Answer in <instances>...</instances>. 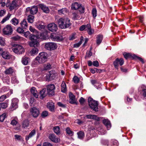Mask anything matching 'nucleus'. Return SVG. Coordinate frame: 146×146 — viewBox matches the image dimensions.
Returning a JSON list of instances; mask_svg holds the SVG:
<instances>
[{"label":"nucleus","mask_w":146,"mask_h":146,"mask_svg":"<svg viewBox=\"0 0 146 146\" xmlns=\"http://www.w3.org/2000/svg\"><path fill=\"white\" fill-rule=\"evenodd\" d=\"M58 23L59 27L62 29L68 28L71 25L70 20L67 18L59 19L58 21Z\"/></svg>","instance_id":"nucleus-1"},{"label":"nucleus","mask_w":146,"mask_h":146,"mask_svg":"<svg viewBox=\"0 0 146 146\" xmlns=\"http://www.w3.org/2000/svg\"><path fill=\"white\" fill-rule=\"evenodd\" d=\"M47 57V53L42 52L39 54L38 56L35 58V59L39 63H43L46 61Z\"/></svg>","instance_id":"nucleus-2"},{"label":"nucleus","mask_w":146,"mask_h":146,"mask_svg":"<svg viewBox=\"0 0 146 146\" xmlns=\"http://www.w3.org/2000/svg\"><path fill=\"white\" fill-rule=\"evenodd\" d=\"M89 105L91 109L95 111H98V103L97 101L94 100L91 98L89 97L88 99Z\"/></svg>","instance_id":"nucleus-3"},{"label":"nucleus","mask_w":146,"mask_h":146,"mask_svg":"<svg viewBox=\"0 0 146 146\" xmlns=\"http://www.w3.org/2000/svg\"><path fill=\"white\" fill-rule=\"evenodd\" d=\"M12 50L15 53L21 54L24 53L25 50L24 48L21 45L16 44L12 48Z\"/></svg>","instance_id":"nucleus-4"},{"label":"nucleus","mask_w":146,"mask_h":146,"mask_svg":"<svg viewBox=\"0 0 146 146\" xmlns=\"http://www.w3.org/2000/svg\"><path fill=\"white\" fill-rule=\"evenodd\" d=\"M45 48L46 49L50 50H53L57 48L56 43L53 42H48L45 43Z\"/></svg>","instance_id":"nucleus-5"},{"label":"nucleus","mask_w":146,"mask_h":146,"mask_svg":"<svg viewBox=\"0 0 146 146\" xmlns=\"http://www.w3.org/2000/svg\"><path fill=\"white\" fill-rule=\"evenodd\" d=\"M3 33L4 35H10L12 33L13 29L11 26L8 25H7L3 30Z\"/></svg>","instance_id":"nucleus-6"},{"label":"nucleus","mask_w":146,"mask_h":146,"mask_svg":"<svg viewBox=\"0 0 146 146\" xmlns=\"http://www.w3.org/2000/svg\"><path fill=\"white\" fill-rule=\"evenodd\" d=\"M31 40H36L37 38H40V39H44L45 38V36L43 33H40V34H36V35L31 34L29 38Z\"/></svg>","instance_id":"nucleus-7"},{"label":"nucleus","mask_w":146,"mask_h":146,"mask_svg":"<svg viewBox=\"0 0 146 146\" xmlns=\"http://www.w3.org/2000/svg\"><path fill=\"white\" fill-rule=\"evenodd\" d=\"M47 93L49 95L52 96L54 94L55 86L53 84H49L46 86Z\"/></svg>","instance_id":"nucleus-8"},{"label":"nucleus","mask_w":146,"mask_h":146,"mask_svg":"<svg viewBox=\"0 0 146 146\" xmlns=\"http://www.w3.org/2000/svg\"><path fill=\"white\" fill-rule=\"evenodd\" d=\"M30 111L32 116L35 118L37 117L40 114L39 110L35 107L32 108Z\"/></svg>","instance_id":"nucleus-9"},{"label":"nucleus","mask_w":146,"mask_h":146,"mask_svg":"<svg viewBox=\"0 0 146 146\" xmlns=\"http://www.w3.org/2000/svg\"><path fill=\"white\" fill-rule=\"evenodd\" d=\"M124 63V60L123 58H120L119 59L117 58L113 62V64L115 68L118 69L119 65L120 66H122L123 64Z\"/></svg>","instance_id":"nucleus-10"},{"label":"nucleus","mask_w":146,"mask_h":146,"mask_svg":"<svg viewBox=\"0 0 146 146\" xmlns=\"http://www.w3.org/2000/svg\"><path fill=\"white\" fill-rule=\"evenodd\" d=\"M27 12L30 11L31 14L34 15L38 11V7L36 6H34L31 8L28 7L26 9Z\"/></svg>","instance_id":"nucleus-11"},{"label":"nucleus","mask_w":146,"mask_h":146,"mask_svg":"<svg viewBox=\"0 0 146 146\" xmlns=\"http://www.w3.org/2000/svg\"><path fill=\"white\" fill-rule=\"evenodd\" d=\"M50 38L52 40L55 41L60 42L63 40L62 36H56L54 34H51Z\"/></svg>","instance_id":"nucleus-12"},{"label":"nucleus","mask_w":146,"mask_h":146,"mask_svg":"<svg viewBox=\"0 0 146 146\" xmlns=\"http://www.w3.org/2000/svg\"><path fill=\"white\" fill-rule=\"evenodd\" d=\"M19 102L18 99L16 98H13L12 100L11 104V108L13 110L17 109L18 107V104Z\"/></svg>","instance_id":"nucleus-13"},{"label":"nucleus","mask_w":146,"mask_h":146,"mask_svg":"<svg viewBox=\"0 0 146 146\" xmlns=\"http://www.w3.org/2000/svg\"><path fill=\"white\" fill-rule=\"evenodd\" d=\"M48 28L49 31L54 32L56 31L58 28L57 25L56 24L54 23H52L48 25Z\"/></svg>","instance_id":"nucleus-14"},{"label":"nucleus","mask_w":146,"mask_h":146,"mask_svg":"<svg viewBox=\"0 0 146 146\" xmlns=\"http://www.w3.org/2000/svg\"><path fill=\"white\" fill-rule=\"evenodd\" d=\"M48 138L52 141L54 143H57L60 141V139L56 137L54 134H50Z\"/></svg>","instance_id":"nucleus-15"},{"label":"nucleus","mask_w":146,"mask_h":146,"mask_svg":"<svg viewBox=\"0 0 146 146\" xmlns=\"http://www.w3.org/2000/svg\"><path fill=\"white\" fill-rule=\"evenodd\" d=\"M16 3L15 1H13L12 3L9 4L7 3L6 5V6L7 7H9V9L10 10H13L16 7Z\"/></svg>","instance_id":"nucleus-16"},{"label":"nucleus","mask_w":146,"mask_h":146,"mask_svg":"<svg viewBox=\"0 0 146 146\" xmlns=\"http://www.w3.org/2000/svg\"><path fill=\"white\" fill-rule=\"evenodd\" d=\"M47 108L49 110L52 112H54V103L52 101H50L48 102L47 105Z\"/></svg>","instance_id":"nucleus-17"},{"label":"nucleus","mask_w":146,"mask_h":146,"mask_svg":"<svg viewBox=\"0 0 146 146\" xmlns=\"http://www.w3.org/2000/svg\"><path fill=\"white\" fill-rule=\"evenodd\" d=\"M39 6L44 12L46 13H49L50 10L49 8L44 4H40L39 5Z\"/></svg>","instance_id":"nucleus-18"},{"label":"nucleus","mask_w":146,"mask_h":146,"mask_svg":"<svg viewBox=\"0 0 146 146\" xmlns=\"http://www.w3.org/2000/svg\"><path fill=\"white\" fill-rule=\"evenodd\" d=\"M88 32L89 35H91L94 32V30L93 29H92L91 25L90 24H88L86 27V30Z\"/></svg>","instance_id":"nucleus-19"},{"label":"nucleus","mask_w":146,"mask_h":146,"mask_svg":"<svg viewBox=\"0 0 146 146\" xmlns=\"http://www.w3.org/2000/svg\"><path fill=\"white\" fill-rule=\"evenodd\" d=\"M69 96L70 98L69 100V102L71 104H76L75 96L71 93L69 94Z\"/></svg>","instance_id":"nucleus-20"},{"label":"nucleus","mask_w":146,"mask_h":146,"mask_svg":"<svg viewBox=\"0 0 146 146\" xmlns=\"http://www.w3.org/2000/svg\"><path fill=\"white\" fill-rule=\"evenodd\" d=\"M103 122L106 127L107 129H110L111 126L110 121L108 119H104L103 120Z\"/></svg>","instance_id":"nucleus-21"},{"label":"nucleus","mask_w":146,"mask_h":146,"mask_svg":"<svg viewBox=\"0 0 146 146\" xmlns=\"http://www.w3.org/2000/svg\"><path fill=\"white\" fill-rule=\"evenodd\" d=\"M96 42L98 45H100L103 39V36L101 35H98L96 37Z\"/></svg>","instance_id":"nucleus-22"},{"label":"nucleus","mask_w":146,"mask_h":146,"mask_svg":"<svg viewBox=\"0 0 146 146\" xmlns=\"http://www.w3.org/2000/svg\"><path fill=\"white\" fill-rule=\"evenodd\" d=\"M80 4L78 2L73 3H72L71 6V9L73 10L78 9L80 7Z\"/></svg>","instance_id":"nucleus-23"},{"label":"nucleus","mask_w":146,"mask_h":146,"mask_svg":"<svg viewBox=\"0 0 146 146\" xmlns=\"http://www.w3.org/2000/svg\"><path fill=\"white\" fill-rule=\"evenodd\" d=\"M11 56L8 52L5 51L2 53L1 55V56L3 58L6 59H9Z\"/></svg>","instance_id":"nucleus-24"},{"label":"nucleus","mask_w":146,"mask_h":146,"mask_svg":"<svg viewBox=\"0 0 146 146\" xmlns=\"http://www.w3.org/2000/svg\"><path fill=\"white\" fill-rule=\"evenodd\" d=\"M36 133V131L35 130L33 129L30 133L28 135H26V136L25 139L26 141L29 140V138H30L34 136Z\"/></svg>","instance_id":"nucleus-25"},{"label":"nucleus","mask_w":146,"mask_h":146,"mask_svg":"<svg viewBox=\"0 0 146 146\" xmlns=\"http://www.w3.org/2000/svg\"><path fill=\"white\" fill-rule=\"evenodd\" d=\"M38 49L36 47L33 48L30 52V53L31 56H34L38 54Z\"/></svg>","instance_id":"nucleus-26"},{"label":"nucleus","mask_w":146,"mask_h":146,"mask_svg":"<svg viewBox=\"0 0 146 146\" xmlns=\"http://www.w3.org/2000/svg\"><path fill=\"white\" fill-rule=\"evenodd\" d=\"M29 45L31 47L37 46L39 45V42L37 41L36 40H32L29 43Z\"/></svg>","instance_id":"nucleus-27"},{"label":"nucleus","mask_w":146,"mask_h":146,"mask_svg":"<svg viewBox=\"0 0 146 146\" xmlns=\"http://www.w3.org/2000/svg\"><path fill=\"white\" fill-rule=\"evenodd\" d=\"M31 92L36 98H38V93H37L35 88L34 87L32 88L31 89Z\"/></svg>","instance_id":"nucleus-28"},{"label":"nucleus","mask_w":146,"mask_h":146,"mask_svg":"<svg viewBox=\"0 0 146 146\" xmlns=\"http://www.w3.org/2000/svg\"><path fill=\"white\" fill-rule=\"evenodd\" d=\"M61 92L64 93L66 92L67 91V88L66 86V84L64 81H63L61 85Z\"/></svg>","instance_id":"nucleus-29"},{"label":"nucleus","mask_w":146,"mask_h":146,"mask_svg":"<svg viewBox=\"0 0 146 146\" xmlns=\"http://www.w3.org/2000/svg\"><path fill=\"white\" fill-rule=\"evenodd\" d=\"M20 24L22 28L26 29L28 26V24L26 19H24L21 21Z\"/></svg>","instance_id":"nucleus-30"},{"label":"nucleus","mask_w":146,"mask_h":146,"mask_svg":"<svg viewBox=\"0 0 146 146\" xmlns=\"http://www.w3.org/2000/svg\"><path fill=\"white\" fill-rule=\"evenodd\" d=\"M46 88H44L40 92V99H43L46 96Z\"/></svg>","instance_id":"nucleus-31"},{"label":"nucleus","mask_w":146,"mask_h":146,"mask_svg":"<svg viewBox=\"0 0 146 146\" xmlns=\"http://www.w3.org/2000/svg\"><path fill=\"white\" fill-rule=\"evenodd\" d=\"M14 72V69L13 67H10L6 69L5 71V73L6 74H12Z\"/></svg>","instance_id":"nucleus-32"},{"label":"nucleus","mask_w":146,"mask_h":146,"mask_svg":"<svg viewBox=\"0 0 146 146\" xmlns=\"http://www.w3.org/2000/svg\"><path fill=\"white\" fill-rule=\"evenodd\" d=\"M48 73L50 76L51 80H52L54 79L56 76V73L54 71L51 70Z\"/></svg>","instance_id":"nucleus-33"},{"label":"nucleus","mask_w":146,"mask_h":146,"mask_svg":"<svg viewBox=\"0 0 146 146\" xmlns=\"http://www.w3.org/2000/svg\"><path fill=\"white\" fill-rule=\"evenodd\" d=\"M60 127L59 126L54 127L53 128L54 132L57 135L60 134Z\"/></svg>","instance_id":"nucleus-34"},{"label":"nucleus","mask_w":146,"mask_h":146,"mask_svg":"<svg viewBox=\"0 0 146 146\" xmlns=\"http://www.w3.org/2000/svg\"><path fill=\"white\" fill-rule=\"evenodd\" d=\"M66 131L67 134L69 136H72L74 135V132L70 130L69 127H67L66 128Z\"/></svg>","instance_id":"nucleus-35"},{"label":"nucleus","mask_w":146,"mask_h":146,"mask_svg":"<svg viewBox=\"0 0 146 146\" xmlns=\"http://www.w3.org/2000/svg\"><path fill=\"white\" fill-rule=\"evenodd\" d=\"M29 121L27 120H26L23 121L22 123V127L24 128L27 127L29 125Z\"/></svg>","instance_id":"nucleus-36"},{"label":"nucleus","mask_w":146,"mask_h":146,"mask_svg":"<svg viewBox=\"0 0 146 146\" xmlns=\"http://www.w3.org/2000/svg\"><path fill=\"white\" fill-rule=\"evenodd\" d=\"M29 59L28 58L26 57L23 58L22 60L23 64L25 65H27L29 62Z\"/></svg>","instance_id":"nucleus-37"},{"label":"nucleus","mask_w":146,"mask_h":146,"mask_svg":"<svg viewBox=\"0 0 146 146\" xmlns=\"http://www.w3.org/2000/svg\"><path fill=\"white\" fill-rule=\"evenodd\" d=\"M11 15L10 14L8 13L7 16L3 18L1 23L2 24L4 23L5 22L9 19Z\"/></svg>","instance_id":"nucleus-38"},{"label":"nucleus","mask_w":146,"mask_h":146,"mask_svg":"<svg viewBox=\"0 0 146 146\" xmlns=\"http://www.w3.org/2000/svg\"><path fill=\"white\" fill-rule=\"evenodd\" d=\"M34 17L32 15H29L28 17V21L29 23H32L34 22Z\"/></svg>","instance_id":"nucleus-39"},{"label":"nucleus","mask_w":146,"mask_h":146,"mask_svg":"<svg viewBox=\"0 0 146 146\" xmlns=\"http://www.w3.org/2000/svg\"><path fill=\"white\" fill-rule=\"evenodd\" d=\"M37 28L39 30H41L44 29L45 28V26L43 23H41L40 24H39L36 25Z\"/></svg>","instance_id":"nucleus-40"},{"label":"nucleus","mask_w":146,"mask_h":146,"mask_svg":"<svg viewBox=\"0 0 146 146\" xmlns=\"http://www.w3.org/2000/svg\"><path fill=\"white\" fill-rule=\"evenodd\" d=\"M11 22L14 25H17L19 23V21L18 19L15 18H14L11 20Z\"/></svg>","instance_id":"nucleus-41"},{"label":"nucleus","mask_w":146,"mask_h":146,"mask_svg":"<svg viewBox=\"0 0 146 146\" xmlns=\"http://www.w3.org/2000/svg\"><path fill=\"white\" fill-rule=\"evenodd\" d=\"M78 138L80 139H82L84 137V133L82 131H80L77 133Z\"/></svg>","instance_id":"nucleus-42"},{"label":"nucleus","mask_w":146,"mask_h":146,"mask_svg":"<svg viewBox=\"0 0 146 146\" xmlns=\"http://www.w3.org/2000/svg\"><path fill=\"white\" fill-rule=\"evenodd\" d=\"M67 11V9L66 8H62L61 9L59 10L58 11V13L60 15L62 14H64Z\"/></svg>","instance_id":"nucleus-43"},{"label":"nucleus","mask_w":146,"mask_h":146,"mask_svg":"<svg viewBox=\"0 0 146 146\" xmlns=\"http://www.w3.org/2000/svg\"><path fill=\"white\" fill-rule=\"evenodd\" d=\"M72 19L74 20H77L80 18V17L79 16L78 13H77L74 12L73 13H72Z\"/></svg>","instance_id":"nucleus-44"},{"label":"nucleus","mask_w":146,"mask_h":146,"mask_svg":"<svg viewBox=\"0 0 146 146\" xmlns=\"http://www.w3.org/2000/svg\"><path fill=\"white\" fill-rule=\"evenodd\" d=\"M92 14L93 17L94 19H95L97 16V10L96 8H94L92 9Z\"/></svg>","instance_id":"nucleus-45"},{"label":"nucleus","mask_w":146,"mask_h":146,"mask_svg":"<svg viewBox=\"0 0 146 146\" xmlns=\"http://www.w3.org/2000/svg\"><path fill=\"white\" fill-rule=\"evenodd\" d=\"M78 9L80 14H83L84 13L85 8L84 6H82L81 4H80V6Z\"/></svg>","instance_id":"nucleus-46"},{"label":"nucleus","mask_w":146,"mask_h":146,"mask_svg":"<svg viewBox=\"0 0 146 146\" xmlns=\"http://www.w3.org/2000/svg\"><path fill=\"white\" fill-rule=\"evenodd\" d=\"M7 107V104L6 103H0V110L1 109H5Z\"/></svg>","instance_id":"nucleus-47"},{"label":"nucleus","mask_w":146,"mask_h":146,"mask_svg":"<svg viewBox=\"0 0 146 146\" xmlns=\"http://www.w3.org/2000/svg\"><path fill=\"white\" fill-rule=\"evenodd\" d=\"M123 54L124 58L126 59L132 57V56L130 53L125 52Z\"/></svg>","instance_id":"nucleus-48"},{"label":"nucleus","mask_w":146,"mask_h":146,"mask_svg":"<svg viewBox=\"0 0 146 146\" xmlns=\"http://www.w3.org/2000/svg\"><path fill=\"white\" fill-rule=\"evenodd\" d=\"M29 30L31 32H33V33H36V34H40V33H39L36 29L32 27L31 26L30 27Z\"/></svg>","instance_id":"nucleus-49"},{"label":"nucleus","mask_w":146,"mask_h":146,"mask_svg":"<svg viewBox=\"0 0 146 146\" xmlns=\"http://www.w3.org/2000/svg\"><path fill=\"white\" fill-rule=\"evenodd\" d=\"M51 65L49 63H47L44 65V70H47L51 68Z\"/></svg>","instance_id":"nucleus-50"},{"label":"nucleus","mask_w":146,"mask_h":146,"mask_svg":"<svg viewBox=\"0 0 146 146\" xmlns=\"http://www.w3.org/2000/svg\"><path fill=\"white\" fill-rule=\"evenodd\" d=\"M5 44L4 38L2 37H0V45L2 46H4Z\"/></svg>","instance_id":"nucleus-51"},{"label":"nucleus","mask_w":146,"mask_h":146,"mask_svg":"<svg viewBox=\"0 0 146 146\" xmlns=\"http://www.w3.org/2000/svg\"><path fill=\"white\" fill-rule=\"evenodd\" d=\"M11 82L13 83L17 84L19 83V81L15 77H13L12 78Z\"/></svg>","instance_id":"nucleus-52"},{"label":"nucleus","mask_w":146,"mask_h":146,"mask_svg":"<svg viewBox=\"0 0 146 146\" xmlns=\"http://www.w3.org/2000/svg\"><path fill=\"white\" fill-rule=\"evenodd\" d=\"M73 80L74 83H78L80 81L79 78L76 76H75L74 77Z\"/></svg>","instance_id":"nucleus-53"},{"label":"nucleus","mask_w":146,"mask_h":146,"mask_svg":"<svg viewBox=\"0 0 146 146\" xmlns=\"http://www.w3.org/2000/svg\"><path fill=\"white\" fill-rule=\"evenodd\" d=\"M118 145V141L116 140H112V146H117Z\"/></svg>","instance_id":"nucleus-54"},{"label":"nucleus","mask_w":146,"mask_h":146,"mask_svg":"<svg viewBox=\"0 0 146 146\" xmlns=\"http://www.w3.org/2000/svg\"><path fill=\"white\" fill-rule=\"evenodd\" d=\"M48 112L46 111H43L41 114V116L43 118H44L48 116Z\"/></svg>","instance_id":"nucleus-55"},{"label":"nucleus","mask_w":146,"mask_h":146,"mask_svg":"<svg viewBox=\"0 0 146 146\" xmlns=\"http://www.w3.org/2000/svg\"><path fill=\"white\" fill-rule=\"evenodd\" d=\"M6 115L5 113H3L0 116V121L3 122L6 117Z\"/></svg>","instance_id":"nucleus-56"},{"label":"nucleus","mask_w":146,"mask_h":146,"mask_svg":"<svg viewBox=\"0 0 146 146\" xmlns=\"http://www.w3.org/2000/svg\"><path fill=\"white\" fill-rule=\"evenodd\" d=\"M23 34L24 36L27 38H29L31 35L29 31L24 32Z\"/></svg>","instance_id":"nucleus-57"},{"label":"nucleus","mask_w":146,"mask_h":146,"mask_svg":"<svg viewBox=\"0 0 146 146\" xmlns=\"http://www.w3.org/2000/svg\"><path fill=\"white\" fill-rule=\"evenodd\" d=\"M142 93L143 97L146 99V88L142 90Z\"/></svg>","instance_id":"nucleus-58"},{"label":"nucleus","mask_w":146,"mask_h":146,"mask_svg":"<svg viewBox=\"0 0 146 146\" xmlns=\"http://www.w3.org/2000/svg\"><path fill=\"white\" fill-rule=\"evenodd\" d=\"M91 119L96 120L97 121L100 120V118L96 115H92Z\"/></svg>","instance_id":"nucleus-59"},{"label":"nucleus","mask_w":146,"mask_h":146,"mask_svg":"<svg viewBox=\"0 0 146 146\" xmlns=\"http://www.w3.org/2000/svg\"><path fill=\"white\" fill-rule=\"evenodd\" d=\"M18 123V122L17 120L15 119H13L12 120L11 123V124L13 126H15Z\"/></svg>","instance_id":"nucleus-60"},{"label":"nucleus","mask_w":146,"mask_h":146,"mask_svg":"<svg viewBox=\"0 0 146 146\" xmlns=\"http://www.w3.org/2000/svg\"><path fill=\"white\" fill-rule=\"evenodd\" d=\"M92 52L90 50L88 51L86 53L85 57H90L92 56Z\"/></svg>","instance_id":"nucleus-61"},{"label":"nucleus","mask_w":146,"mask_h":146,"mask_svg":"<svg viewBox=\"0 0 146 146\" xmlns=\"http://www.w3.org/2000/svg\"><path fill=\"white\" fill-rule=\"evenodd\" d=\"M87 25H83L80 26L79 28V30L81 31H83L84 29L86 30V27Z\"/></svg>","instance_id":"nucleus-62"},{"label":"nucleus","mask_w":146,"mask_h":146,"mask_svg":"<svg viewBox=\"0 0 146 146\" xmlns=\"http://www.w3.org/2000/svg\"><path fill=\"white\" fill-rule=\"evenodd\" d=\"M7 98V96L5 95L1 96L0 97V102L3 101Z\"/></svg>","instance_id":"nucleus-63"},{"label":"nucleus","mask_w":146,"mask_h":146,"mask_svg":"<svg viewBox=\"0 0 146 146\" xmlns=\"http://www.w3.org/2000/svg\"><path fill=\"white\" fill-rule=\"evenodd\" d=\"M6 11L5 9L1 10L0 11V17H2L4 16L5 14Z\"/></svg>","instance_id":"nucleus-64"}]
</instances>
